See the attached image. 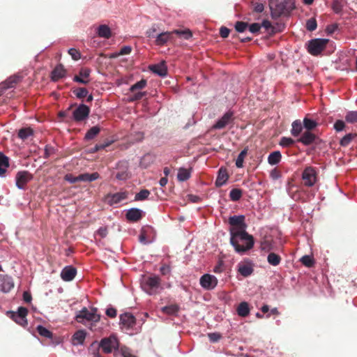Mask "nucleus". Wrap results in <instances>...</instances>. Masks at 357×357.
Segmentation results:
<instances>
[{
  "label": "nucleus",
  "instance_id": "obj_43",
  "mask_svg": "<svg viewBox=\"0 0 357 357\" xmlns=\"http://www.w3.org/2000/svg\"><path fill=\"white\" fill-rule=\"evenodd\" d=\"M37 332L40 334V335L47 337V338H52V333L47 329L46 328L43 327V326H38L36 328Z\"/></svg>",
  "mask_w": 357,
  "mask_h": 357
},
{
  "label": "nucleus",
  "instance_id": "obj_56",
  "mask_svg": "<svg viewBox=\"0 0 357 357\" xmlns=\"http://www.w3.org/2000/svg\"><path fill=\"white\" fill-rule=\"evenodd\" d=\"M108 234L107 227H100L95 233V236H99L101 238H105Z\"/></svg>",
  "mask_w": 357,
  "mask_h": 357
},
{
  "label": "nucleus",
  "instance_id": "obj_7",
  "mask_svg": "<svg viewBox=\"0 0 357 357\" xmlns=\"http://www.w3.org/2000/svg\"><path fill=\"white\" fill-rule=\"evenodd\" d=\"M10 318L19 325L25 327L27 326L26 316L28 310L24 307H20L17 312H10Z\"/></svg>",
  "mask_w": 357,
  "mask_h": 357
},
{
  "label": "nucleus",
  "instance_id": "obj_61",
  "mask_svg": "<svg viewBox=\"0 0 357 357\" xmlns=\"http://www.w3.org/2000/svg\"><path fill=\"white\" fill-rule=\"evenodd\" d=\"M261 29L259 23H253L249 26V31L252 33H258Z\"/></svg>",
  "mask_w": 357,
  "mask_h": 357
},
{
  "label": "nucleus",
  "instance_id": "obj_32",
  "mask_svg": "<svg viewBox=\"0 0 357 357\" xmlns=\"http://www.w3.org/2000/svg\"><path fill=\"white\" fill-rule=\"evenodd\" d=\"M179 310L180 307L177 304H172L163 307L162 308V312L168 315H176Z\"/></svg>",
  "mask_w": 357,
  "mask_h": 357
},
{
  "label": "nucleus",
  "instance_id": "obj_59",
  "mask_svg": "<svg viewBox=\"0 0 357 357\" xmlns=\"http://www.w3.org/2000/svg\"><path fill=\"white\" fill-rule=\"evenodd\" d=\"M261 26L264 27L266 30L271 29V31L272 33H274L275 32V27L272 26L271 22H269L268 20H264L262 22Z\"/></svg>",
  "mask_w": 357,
  "mask_h": 357
},
{
  "label": "nucleus",
  "instance_id": "obj_55",
  "mask_svg": "<svg viewBox=\"0 0 357 357\" xmlns=\"http://www.w3.org/2000/svg\"><path fill=\"white\" fill-rule=\"evenodd\" d=\"M68 54L71 56L72 59L75 61H77L81 58L80 52L75 48H70L68 50Z\"/></svg>",
  "mask_w": 357,
  "mask_h": 357
},
{
  "label": "nucleus",
  "instance_id": "obj_12",
  "mask_svg": "<svg viewBox=\"0 0 357 357\" xmlns=\"http://www.w3.org/2000/svg\"><path fill=\"white\" fill-rule=\"evenodd\" d=\"M15 287L13 279L8 275L0 274V291L10 292Z\"/></svg>",
  "mask_w": 357,
  "mask_h": 357
},
{
  "label": "nucleus",
  "instance_id": "obj_46",
  "mask_svg": "<svg viewBox=\"0 0 357 357\" xmlns=\"http://www.w3.org/2000/svg\"><path fill=\"white\" fill-rule=\"evenodd\" d=\"M150 195L149 190L144 189L142 190L139 192L137 193L135 197V200L142 201L148 198Z\"/></svg>",
  "mask_w": 357,
  "mask_h": 357
},
{
  "label": "nucleus",
  "instance_id": "obj_16",
  "mask_svg": "<svg viewBox=\"0 0 357 357\" xmlns=\"http://www.w3.org/2000/svg\"><path fill=\"white\" fill-rule=\"evenodd\" d=\"M77 274V270L72 266H67L61 272V278L66 282L72 281Z\"/></svg>",
  "mask_w": 357,
  "mask_h": 357
},
{
  "label": "nucleus",
  "instance_id": "obj_60",
  "mask_svg": "<svg viewBox=\"0 0 357 357\" xmlns=\"http://www.w3.org/2000/svg\"><path fill=\"white\" fill-rule=\"evenodd\" d=\"M64 179L66 181H68L70 183H75L79 181L78 176H75L72 174H66V176H64Z\"/></svg>",
  "mask_w": 357,
  "mask_h": 357
},
{
  "label": "nucleus",
  "instance_id": "obj_38",
  "mask_svg": "<svg viewBox=\"0 0 357 357\" xmlns=\"http://www.w3.org/2000/svg\"><path fill=\"white\" fill-rule=\"evenodd\" d=\"M243 195V191L238 188H233L229 192V198L233 202L238 201Z\"/></svg>",
  "mask_w": 357,
  "mask_h": 357
},
{
  "label": "nucleus",
  "instance_id": "obj_8",
  "mask_svg": "<svg viewBox=\"0 0 357 357\" xmlns=\"http://www.w3.org/2000/svg\"><path fill=\"white\" fill-rule=\"evenodd\" d=\"M234 114L232 111L226 112L217 122L212 126L213 129L220 130L225 128L229 123H233L234 120Z\"/></svg>",
  "mask_w": 357,
  "mask_h": 357
},
{
  "label": "nucleus",
  "instance_id": "obj_37",
  "mask_svg": "<svg viewBox=\"0 0 357 357\" xmlns=\"http://www.w3.org/2000/svg\"><path fill=\"white\" fill-rule=\"evenodd\" d=\"M190 177V172L185 168H180L177 174V178L179 181H187Z\"/></svg>",
  "mask_w": 357,
  "mask_h": 357
},
{
  "label": "nucleus",
  "instance_id": "obj_27",
  "mask_svg": "<svg viewBox=\"0 0 357 357\" xmlns=\"http://www.w3.org/2000/svg\"><path fill=\"white\" fill-rule=\"evenodd\" d=\"M98 35L100 37L104 38H109L112 36V32L109 27L105 24L100 25L98 28Z\"/></svg>",
  "mask_w": 357,
  "mask_h": 357
},
{
  "label": "nucleus",
  "instance_id": "obj_25",
  "mask_svg": "<svg viewBox=\"0 0 357 357\" xmlns=\"http://www.w3.org/2000/svg\"><path fill=\"white\" fill-rule=\"evenodd\" d=\"M260 250L265 252H269L273 250V242L267 238H264L260 242Z\"/></svg>",
  "mask_w": 357,
  "mask_h": 357
},
{
  "label": "nucleus",
  "instance_id": "obj_34",
  "mask_svg": "<svg viewBox=\"0 0 357 357\" xmlns=\"http://www.w3.org/2000/svg\"><path fill=\"white\" fill-rule=\"evenodd\" d=\"M281 257L274 252H270L267 257V261L268 264L274 266L279 265L281 262Z\"/></svg>",
  "mask_w": 357,
  "mask_h": 357
},
{
  "label": "nucleus",
  "instance_id": "obj_9",
  "mask_svg": "<svg viewBox=\"0 0 357 357\" xmlns=\"http://www.w3.org/2000/svg\"><path fill=\"white\" fill-rule=\"evenodd\" d=\"M32 178V174L28 171H20L15 176L16 185L20 189H24L27 183Z\"/></svg>",
  "mask_w": 357,
  "mask_h": 357
},
{
  "label": "nucleus",
  "instance_id": "obj_1",
  "mask_svg": "<svg viewBox=\"0 0 357 357\" xmlns=\"http://www.w3.org/2000/svg\"><path fill=\"white\" fill-rule=\"evenodd\" d=\"M245 220V217L243 215L230 216L228 220L230 225V243L240 255L245 254L255 245L253 236L246 231L247 225Z\"/></svg>",
  "mask_w": 357,
  "mask_h": 357
},
{
  "label": "nucleus",
  "instance_id": "obj_3",
  "mask_svg": "<svg viewBox=\"0 0 357 357\" xmlns=\"http://www.w3.org/2000/svg\"><path fill=\"white\" fill-rule=\"evenodd\" d=\"M102 349L105 354H111L112 352L119 350V342L115 335H111L109 337L102 338L100 342H93L91 346L90 349H93V347Z\"/></svg>",
  "mask_w": 357,
  "mask_h": 357
},
{
  "label": "nucleus",
  "instance_id": "obj_2",
  "mask_svg": "<svg viewBox=\"0 0 357 357\" xmlns=\"http://www.w3.org/2000/svg\"><path fill=\"white\" fill-rule=\"evenodd\" d=\"M269 7L273 18L288 15L295 8L294 3L291 0H270Z\"/></svg>",
  "mask_w": 357,
  "mask_h": 357
},
{
  "label": "nucleus",
  "instance_id": "obj_63",
  "mask_svg": "<svg viewBox=\"0 0 357 357\" xmlns=\"http://www.w3.org/2000/svg\"><path fill=\"white\" fill-rule=\"evenodd\" d=\"M224 263L222 260H219L217 265L213 268V272L215 273H220L224 271Z\"/></svg>",
  "mask_w": 357,
  "mask_h": 357
},
{
  "label": "nucleus",
  "instance_id": "obj_50",
  "mask_svg": "<svg viewBox=\"0 0 357 357\" xmlns=\"http://www.w3.org/2000/svg\"><path fill=\"white\" fill-rule=\"evenodd\" d=\"M74 93L77 96V98L82 99L87 96L88 95V90L86 88H78L76 90H75Z\"/></svg>",
  "mask_w": 357,
  "mask_h": 357
},
{
  "label": "nucleus",
  "instance_id": "obj_41",
  "mask_svg": "<svg viewBox=\"0 0 357 357\" xmlns=\"http://www.w3.org/2000/svg\"><path fill=\"white\" fill-rule=\"evenodd\" d=\"M131 51H132V47L130 46H128V45L123 46L120 49L119 52H115V53L112 54L109 56V58H116L121 55L129 54H130Z\"/></svg>",
  "mask_w": 357,
  "mask_h": 357
},
{
  "label": "nucleus",
  "instance_id": "obj_51",
  "mask_svg": "<svg viewBox=\"0 0 357 357\" xmlns=\"http://www.w3.org/2000/svg\"><path fill=\"white\" fill-rule=\"evenodd\" d=\"M333 128L337 132L345 130V128H346L345 122L342 120H337L333 125Z\"/></svg>",
  "mask_w": 357,
  "mask_h": 357
},
{
  "label": "nucleus",
  "instance_id": "obj_35",
  "mask_svg": "<svg viewBox=\"0 0 357 357\" xmlns=\"http://www.w3.org/2000/svg\"><path fill=\"white\" fill-rule=\"evenodd\" d=\"M33 135V130L31 128H22L19 130L18 137L22 140L28 139Z\"/></svg>",
  "mask_w": 357,
  "mask_h": 357
},
{
  "label": "nucleus",
  "instance_id": "obj_21",
  "mask_svg": "<svg viewBox=\"0 0 357 357\" xmlns=\"http://www.w3.org/2000/svg\"><path fill=\"white\" fill-rule=\"evenodd\" d=\"M66 75V70L63 66L61 64L57 65L52 72V80L56 82L59 79L64 77Z\"/></svg>",
  "mask_w": 357,
  "mask_h": 357
},
{
  "label": "nucleus",
  "instance_id": "obj_62",
  "mask_svg": "<svg viewBox=\"0 0 357 357\" xmlns=\"http://www.w3.org/2000/svg\"><path fill=\"white\" fill-rule=\"evenodd\" d=\"M157 32V29L156 27L155 26V25H153L152 27H151L150 29H149L146 31V37L148 38H155L156 36H155V33Z\"/></svg>",
  "mask_w": 357,
  "mask_h": 357
},
{
  "label": "nucleus",
  "instance_id": "obj_4",
  "mask_svg": "<svg viewBox=\"0 0 357 357\" xmlns=\"http://www.w3.org/2000/svg\"><path fill=\"white\" fill-rule=\"evenodd\" d=\"M100 316L97 314V308L93 307L89 310L86 307H84L80 310L76 316L77 322L84 324V320L91 321L89 328L91 331H96V323L99 322Z\"/></svg>",
  "mask_w": 357,
  "mask_h": 357
},
{
  "label": "nucleus",
  "instance_id": "obj_13",
  "mask_svg": "<svg viewBox=\"0 0 357 357\" xmlns=\"http://www.w3.org/2000/svg\"><path fill=\"white\" fill-rule=\"evenodd\" d=\"M127 192H119L116 193H109L105 197V202L110 206L119 204L121 201L127 199Z\"/></svg>",
  "mask_w": 357,
  "mask_h": 357
},
{
  "label": "nucleus",
  "instance_id": "obj_53",
  "mask_svg": "<svg viewBox=\"0 0 357 357\" xmlns=\"http://www.w3.org/2000/svg\"><path fill=\"white\" fill-rule=\"evenodd\" d=\"M112 143V141H107L105 143L98 144L92 149L91 152L95 153L105 149Z\"/></svg>",
  "mask_w": 357,
  "mask_h": 357
},
{
  "label": "nucleus",
  "instance_id": "obj_52",
  "mask_svg": "<svg viewBox=\"0 0 357 357\" xmlns=\"http://www.w3.org/2000/svg\"><path fill=\"white\" fill-rule=\"evenodd\" d=\"M317 21H316L315 18L312 17L307 20L306 29L308 31H314L317 29Z\"/></svg>",
  "mask_w": 357,
  "mask_h": 357
},
{
  "label": "nucleus",
  "instance_id": "obj_14",
  "mask_svg": "<svg viewBox=\"0 0 357 357\" xmlns=\"http://www.w3.org/2000/svg\"><path fill=\"white\" fill-rule=\"evenodd\" d=\"M201 286L207 290L213 289L218 284V279L212 275L204 274L200 278Z\"/></svg>",
  "mask_w": 357,
  "mask_h": 357
},
{
  "label": "nucleus",
  "instance_id": "obj_47",
  "mask_svg": "<svg viewBox=\"0 0 357 357\" xmlns=\"http://www.w3.org/2000/svg\"><path fill=\"white\" fill-rule=\"evenodd\" d=\"M153 162V157L151 154H146L141 160V165L144 167H147L150 163Z\"/></svg>",
  "mask_w": 357,
  "mask_h": 357
},
{
  "label": "nucleus",
  "instance_id": "obj_44",
  "mask_svg": "<svg viewBox=\"0 0 357 357\" xmlns=\"http://www.w3.org/2000/svg\"><path fill=\"white\" fill-rule=\"evenodd\" d=\"M146 80L142 79L140 81L136 82L135 84L132 85L130 88V91L131 92H135L137 90L142 89L146 86Z\"/></svg>",
  "mask_w": 357,
  "mask_h": 357
},
{
  "label": "nucleus",
  "instance_id": "obj_29",
  "mask_svg": "<svg viewBox=\"0 0 357 357\" xmlns=\"http://www.w3.org/2000/svg\"><path fill=\"white\" fill-rule=\"evenodd\" d=\"M9 166V158L0 152V176L3 175Z\"/></svg>",
  "mask_w": 357,
  "mask_h": 357
},
{
  "label": "nucleus",
  "instance_id": "obj_5",
  "mask_svg": "<svg viewBox=\"0 0 357 357\" xmlns=\"http://www.w3.org/2000/svg\"><path fill=\"white\" fill-rule=\"evenodd\" d=\"M143 289L149 295L158 294L162 289L160 285V278L153 275L146 278L142 283Z\"/></svg>",
  "mask_w": 357,
  "mask_h": 357
},
{
  "label": "nucleus",
  "instance_id": "obj_22",
  "mask_svg": "<svg viewBox=\"0 0 357 357\" xmlns=\"http://www.w3.org/2000/svg\"><path fill=\"white\" fill-rule=\"evenodd\" d=\"M172 33H174V31H165L158 34L155 37V45L158 46L164 45L167 43L168 40L171 39Z\"/></svg>",
  "mask_w": 357,
  "mask_h": 357
},
{
  "label": "nucleus",
  "instance_id": "obj_33",
  "mask_svg": "<svg viewBox=\"0 0 357 357\" xmlns=\"http://www.w3.org/2000/svg\"><path fill=\"white\" fill-rule=\"evenodd\" d=\"M291 133L293 136L297 137L298 136L302 130H303V126L301 124V122L300 120H296L294 121L291 124Z\"/></svg>",
  "mask_w": 357,
  "mask_h": 357
},
{
  "label": "nucleus",
  "instance_id": "obj_28",
  "mask_svg": "<svg viewBox=\"0 0 357 357\" xmlns=\"http://www.w3.org/2000/svg\"><path fill=\"white\" fill-rule=\"evenodd\" d=\"M238 272L243 277H248L253 273V268L250 264H239Z\"/></svg>",
  "mask_w": 357,
  "mask_h": 357
},
{
  "label": "nucleus",
  "instance_id": "obj_26",
  "mask_svg": "<svg viewBox=\"0 0 357 357\" xmlns=\"http://www.w3.org/2000/svg\"><path fill=\"white\" fill-rule=\"evenodd\" d=\"M282 159L281 153L279 151H275L271 153L268 157V162L271 165H278Z\"/></svg>",
  "mask_w": 357,
  "mask_h": 357
},
{
  "label": "nucleus",
  "instance_id": "obj_54",
  "mask_svg": "<svg viewBox=\"0 0 357 357\" xmlns=\"http://www.w3.org/2000/svg\"><path fill=\"white\" fill-rule=\"evenodd\" d=\"M294 140L290 137H282L280 142V145L284 147L290 146L294 144Z\"/></svg>",
  "mask_w": 357,
  "mask_h": 357
},
{
  "label": "nucleus",
  "instance_id": "obj_17",
  "mask_svg": "<svg viewBox=\"0 0 357 357\" xmlns=\"http://www.w3.org/2000/svg\"><path fill=\"white\" fill-rule=\"evenodd\" d=\"M149 68L151 72L160 77H165L167 74V67L165 61H162L157 64L151 65Z\"/></svg>",
  "mask_w": 357,
  "mask_h": 357
},
{
  "label": "nucleus",
  "instance_id": "obj_42",
  "mask_svg": "<svg viewBox=\"0 0 357 357\" xmlns=\"http://www.w3.org/2000/svg\"><path fill=\"white\" fill-rule=\"evenodd\" d=\"M356 136V133H354V134L349 133V134L346 135L340 140V145L342 146H347L351 143V142L354 139V137Z\"/></svg>",
  "mask_w": 357,
  "mask_h": 357
},
{
  "label": "nucleus",
  "instance_id": "obj_19",
  "mask_svg": "<svg viewBox=\"0 0 357 357\" xmlns=\"http://www.w3.org/2000/svg\"><path fill=\"white\" fill-rule=\"evenodd\" d=\"M317 139H318V137L316 135L312 133L311 131L306 130L297 141L305 146H308L315 142Z\"/></svg>",
  "mask_w": 357,
  "mask_h": 357
},
{
  "label": "nucleus",
  "instance_id": "obj_20",
  "mask_svg": "<svg viewBox=\"0 0 357 357\" xmlns=\"http://www.w3.org/2000/svg\"><path fill=\"white\" fill-rule=\"evenodd\" d=\"M143 213H144L142 210L137 208H132L127 211L126 218L128 221L137 222L142 219Z\"/></svg>",
  "mask_w": 357,
  "mask_h": 357
},
{
  "label": "nucleus",
  "instance_id": "obj_64",
  "mask_svg": "<svg viewBox=\"0 0 357 357\" xmlns=\"http://www.w3.org/2000/svg\"><path fill=\"white\" fill-rule=\"evenodd\" d=\"M208 337L209 340L213 342H218L221 338L220 334H219L218 333H208Z\"/></svg>",
  "mask_w": 357,
  "mask_h": 357
},
{
  "label": "nucleus",
  "instance_id": "obj_39",
  "mask_svg": "<svg viewBox=\"0 0 357 357\" xmlns=\"http://www.w3.org/2000/svg\"><path fill=\"white\" fill-rule=\"evenodd\" d=\"M247 154H248V149L247 148L244 149L238 154L237 159L236 160V166L238 168H241L243 167L244 159L246 157Z\"/></svg>",
  "mask_w": 357,
  "mask_h": 357
},
{
  "label": "nucleus",
  "instance_id": "obj_31",
  "mask_svg": "<svg viewBox=\"0 0 357 357\" xmlns=\"http://www.w3.org/2000/svg\"><path fill=\"white\" fill-rule=\"evenodd\" d=\"M86 338V333L84 331H77L73 336L74 344H82Z\"/></svg>",
  "mask_w": 357,
  "mask_h": 357
},
{
  "label": "nucleus",
  "instance_id": "obj_18",
  "mask_svg": "<svg viewBox=\"0 0 357 357\" xmlns=\"http://www.w3.org/2000/svg\"><path fill=\"white\" fill-rule=\"evenodd\" d=\"M90 73L91 70L89 68H82L79 72V75H75L73 77V81L80 84H86L89 82L88 77H89Z\"/></svg>",
  "mask_w": 357,
  "mask_h": 357
},
{
  "label": "nucleus",
  "instance_id": "obj_15",
  "mask_svg": "<svg viewBox=\"0 0 357 357\" xmlns=\"http://www.w3.org/2000/svg\"><path fill=\"white\" fill-rule=\"evenodd\" d=\"M135 317L129 312H126L120 315V324L126 329H130L135 325Z\"/></svg>",
  "mask_w": 357,
  "mask_h": 357
},
{
  "label": "nucleus",
  "instance_id": "obj_57",
  "mask_svg": "<svg viewBox=\"0 0 357 357\" xmlns=\"http://www.w3.org/2000/svg\"><path fill=\"white\" fill-rule=\"evenodd\" d=\"M174 33L178 35H182L184 36L185 39H189L192 36V32L189 29L180 31V30H174Z\"/></svg>",
  "mask_w": 357,
  "mask_h": 357
},
{
  "label": "nucleus",
  "instance_id": "obj_45",
  "mask_svg": "<svg viewBox=\"0 0 357 357\" xmlns=\"http://www.w3.org/2000/svg\"><path fill=\"white\" fill-rule=\"evenodd\" d=\"M301 263L307 267H312L314 264L313 258L309 255H304L301 259Z\"/></svg>",
  "mask_w": 357,
  "mask_h": 357
},
{
  "label": "nucleus",
  "instance_id": "obj_6",
  "mask_svg": "<svg viewBox=\"0 0 357 357\" xmlns=\"http://www.w3.org/2000/svg\"><path fill=\"white\" fill-rule=\"evenodd\" d=\"M328 43V39H312L308 42L307 51L310 54L317 56L326 48Z\"/></svg>",
  "mask_w": 357,
  "mask_h": 357
},
{
  "label": "nucleus",
  "instance_id": "obj_58",
  "mask_svg": "<svg viewBox=\"0 0 357 357\" xmlns=\"http://www.w3.org/2000/svg\"><path fill=\"white\" fill-rule=\"evenodd\" d=\"M120 352L123 357H137L130 352V350L126 347H121L120 348Z\"/></svg>",
  "mask_w": 357,
  "mask_h": 357
},
{
  "label": "nucleus",
  "instance_id": "obj_10",
  "mask_svg": "<svg viewBox=\"0 0 357 357\" xmlns=\"http://www.w3.org/2000/svg\"><path fill=\"white\" fill-rule=\"evenodd\" d=\"M316 171L312 167H306L302 174V178L306 186L311 187L316 182Z\"/></svg>",
  "mask_w": 357,
  "mask_h": 357
},
{
  "label": "nucleus",
  "instance_id": "obj_40",
  "mask_svg": "<svg viewBox=\"0 0 357 357\" xmlns=\"http://www.w3.org/2000/svg\"><path fill=\"white\" fill-rule=\"evenodd\" d=\"M318 123L310 119L305 117L303 119V126L307 131H311L317 126Z\"/></svg>",
  "mask_w": 357,
  "mask_h": 357
},
{
  "label": "nucleus",
  "instance_id": "obj_48",
  "mask_svg": "<svg viewBox=\"0 0 357 357\" xmlns=\"http://www.w3.org/2000/svg\"><path fill=\"white\" fill-rule=\"evenodd\" d=\"M345 120L347 123H354L357 122V112H349L345 116Z\"/></svg>",
  "mask_w": 357,
  "mask_h": 357
},
{
  "label": "nucleus",
  "instance_id": "obj_30",
  "mask_svg": "<svg viewBox=\"0 0 357 357\" xmlns=\"http://www.w3.org/2000/svg\"><path fill=\"white\" fill-rule=\"evenodd\" d=\"M237 313L241 317H247L250 313L248 303L247 302H241L237 307Z\"/></svg>",
  "mask_w": 357,
  "mask_h": 357
},
{
  "label": "nucleus",
  "instance_id": "obj_49",
  "mask_svg": "<svg viewBox=\"0 0 357 357\" xmlns=\"http://www.w3.org/2000/svg\"><path fill=\"white\" fill-rule=\"evenodd\" d=\"M248 24L242 21H238L235 24V29L237 32L243 33L248 28Z\"/></svg>",
  "mask_w": 357,
  "mask_h": 357
},
{
  "label": "nucleus",
  "instance_id": "obj_36",
  "mask_svg": "<svg viewBox=\"0 0 357 357\" xmlns=\"http://www.w3.org/2000/svg\"><path fill=\"white\" fill-rule=\"evenodd\" d=\"M100 128L98 126H93L90 128L85 135V139L91 140L94 139L100 132Z\"/></svg>",
  "mask_w": 357,
  "mask_h": 357
},
{
  "label": "nucleus",
  "instance_id": "obj_24",
  "mask_svg": "<svg viewBox=\"0 0 357 357\" xmlns=\"http://www.w3.org/2000/svg\"><path fill=\"white\" fill-rule=\"evenodd\" d=\"M20 80H21V77L19 75L11 76L5 82H3L2 84L1 87L3 89L13 88L15 86V85L16 84L20 82Z\"/></svg>",
  "mask_w": 357,
  "mask_h": 357
},
{
  "label": "nucleus",
  "instance_id": "obj_23",
  "mask_svg": "<svg viewBox=\"0 0 357 357\" xmlns=\"http://www.w3.org/2000/svg\"><path fill=\"white\" fill-rule=\"evenodd\" d=\"M228 178L229 175L227 174L226 169L220 168L218 171V174L215 180V186L221 187L222 185L226 183Z\"/></svg>",
  "mask_w": 357,
  "mask_h": 357
},
{
  "label": "nucleus",
  "instance_id": "obj_11",
  "mask_svg": "<svg viewBox=\"0 0 357 357\" xmlns=\"http://www.w3.org/2000/svg\"><path fill=\"white\" fill-rule=\"evenodd\" d=\"M90 113V108L86 105H79L73 112V119L75 121H82L86 119Z\"/></svg>",
  "mask_w": 357,
  "mask_h": 357
}]
</instances>
